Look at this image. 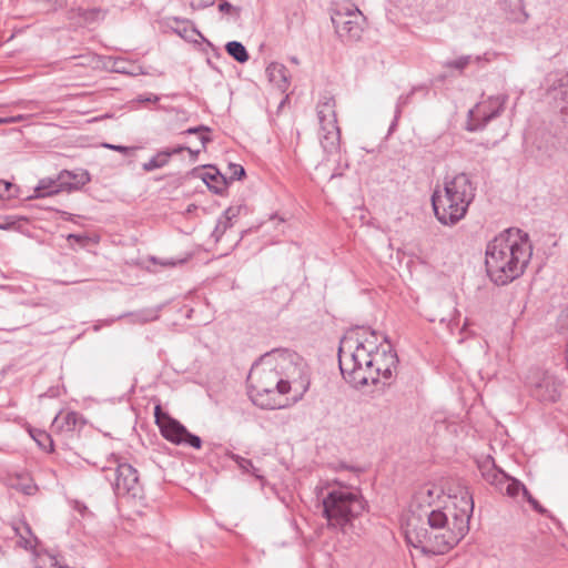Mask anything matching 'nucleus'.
Masks as SVG:
<instances>
[{"mask_svg": "<svg viewBox=\"0 0 568 568\" xmlns=\"http://www.w3.org/2000/svg\"><path fill=\"white\" fill-rule=\"evenodd\" d=\"M248 396L262 409L297 403L310 388L307 365L296 352L276 348L262 355L248 374Z\"/></svg>", "mask_w": 568, "mask_h": 568, "instance_id": "nucleus-1", "label": "nucleus"}, {"mask_svg": "<svg viewBox=\"0 0 568 568\" xmlns=\"http://www.w3.org/2000/svg\"><path fill=\"white\" fill-rule=\"evenodd\" d=\"M531 256L528 234L519 229H508L486 245L487 275L494 284L507 285L524 274Z\"/></svg>", "mask_w": 568, "mask_h": 568, "instance_id": "nucleus-2", "label": "nucleus"}, {"mask_svg": "<svg viewBox=\"0 0 568 568\" xmlns=\"http://www.w3.org/2000/svg\"><path fill=\"white\" fill-rule=\"evenodd\" d=\"M476 195V186L470 176L460 172L453 178H445L444 189L435 190L432 205L437 221L446 226H454L463 220Z\"/></svg>", "mask_w": 568, "mask_h": 568, "instance_id": "nucleus-3", "label": "nucleus"}, {"mask_svg": "<svg viewBox=\"0 0 568 568\" xmlns=\"http://www.w3.org/2000/svg\"><path fill=\"white\" fill-rule=\"evenodd\" d=\"M473 511V495L465 489L462 491L458 510L447 513L448 524H444L443 528H436L434 556L447 554L466 536Z\"/></svg>", "mask_w": 568, "mask_h": 568, "instance_id": "nucleus-4", "label": "nucleus"}, {"mask_svg": "<svg viewBox=\"0 0 568 568\" xmlns=\"http://www.w3.org/2000/svg\"><path fill=\"white\" fill-rule=\"evenodd\" d=\"M367 344H375L368 338L356 341L355 349L348 355L345 354L343 346L338 349V364L344 379L354 387L377 384V373L374 371L372 348Z\"/></svg>", "mask_w": 568, "mask_h": 568, "instance_id": "nucleus-5", "label": "nucleus"}, {"mask_svg": "<svg viewBox=\"0 0 568 568\" xmlns=\"http://www.w3.org/2000/svg\"><path fill=\"white\" fill-rule=\"evenodd\" d=\"M365 510V500L358 491L331 490L323 498V516L328 526L344 529Z\"/></svg>", "mask_w": 568, "mask_h": 568, "instance_id": "nucleus-6", "label": "nucleus"}, {"mask_svg": "<svg viewBox=\"0 0 568 568\" xmlns=\"http://www.w3.org/2000/svg\"><path fill=\"white\" fill-rule=\"evenodd\" d=\"M108 463L109 466H103L101 470L111 483L114 494L118 497L142 498L143 487L138 470L114 454L110 456Z\"/></svg>", "mask_w": 568, "mask_h": 568, "instance_id": "nucleus-7", "label": "nucleus"}, {"mask_svg": "<svg viewBox=\"0 0 568 568\" xmlns=\"http://www.w3.org/2000/svg\"><path fill=\"white\" fill-rule=\"evenodd\" d=\"M559 150V139L546 129H538L525 138L526 158L540 166H552L557 161Z\"/></svg>", "mask_w": 568, "mask_h": 568, "instance_id": "nucleus-8", "label": "nucleus"}, {"mask_svg": "<svg viewBox=\"0 0 568 568\" xmlns=\"http://www.w3.org/2000/svg\"><path fill=\"white\" fill-rule=\"evenodd\" d=\"M427 515L426 527H409L406 530L405 537L408 545L419 549L426 556L433 555V547H435L434 535L436 528H443L444 524H448V514L442 509H433Z\"/></svg>", "mask_w": 568, "mask_h": 568, "instance_id": "nucleus-9", "label": "nucleus"}, {"mask_svg": "<svg viewBox=\"0 0 568 568\" xmlns=\"http://www.w3.org/2000/svg\"><path fill=\"white\" fill-rule=\"evenodd\" d=\"M507 100L508 95L498 94L490 97L487 101L477 103L468 111L466 130L469 132L483 130L493 119L501 114Z\"/></svg>", "mask_w": 568, "mask_h": 568, "instance_id": "nucleus-10", "label": "nucleus"}, {"mask_svg": "<svg viewBox=\"0 0 568 568\" xmlns=\"http://www.w3.org/2000/svg\"><path fill=\"white\" fill-rule=\"evenodd\" d=\"M525 383L530 395L539 402L554 403L560 397V382L539 368L530 369Z\"/></svg>", "mask_w": 568, "mask_h": 568, "instance_id": "nucleus-11", "label": "nucleus"}, {"mask_svg": "<svg viewBox=\"0 0 568 568\" xmlns=\"http://www.w3.org/2000/svg\"><path fill=\"white\" fill-rule=\"evenodd\" d=\"M374 371L377 373V384L382 383L384 386L393 384L398 365V357L390 346L387 348L375 347L372 348Z\"/></svg>", "mask_w": 568, "mask_h": 568, "instance_id": "nucleus-12", "label": "nucleus"}, {"mask_svg": "<svg viewBox=\"0 0 568 568\" xmlns=\"http://www.w3.org/2000/svg\"><path fill=\"white\" fill-rule=\"evenodd\" d=\"M357 12H359L357 10ZM361 13L336 12L332 16V23L336 33L346 40H358L362 36L363 28L359 22Z\"/></svg>", "mask_w": 568, "mask_h": 568, "instance_id": "nucleus-13", "label": "nucleus"}, {"mask_svg": "<svg viewBox=\"0 0 568 568\" xmlns=\"http://www.w3.org/2000/svg\"><path fill=\"white\" fill-rule=\"evenodd\" d=\"M165 429L169 433L166 439L173 444H185L195 449H200L202 446V439L197 435L190 433L178 419H169Z\"/></svg>", "mask_w": 568, "mask_h": 568, "instance_id": "nucleus-14", "label": "nucleus"}, {"mask_svg": "<svg viewBox=\"0 0 568 568\" xmlns=\"http://www.w3.org/2000/svg\"><path fill=\"white\" fill-rule=\"evenodd\" d=\"M90 180V174L87 170H63L58 175V186H62L63 191L71 192L80 190L82 186L89 183Z\"/></svg>", "mask_w": 568, "mask_h": 568, "instance_id": "nucleus-15", "label": "nucleus"}, {"mask_svg": "<svg viewBox=\"0 0 568 568\" xmlns=\"http://www.w3.org/2000/svg\"><path fill=\"white\" fill-rule=\"evenodd\" d=\"M548 95L561 113H568V74L559 78L548 90Z\"/></svg>", "mask_w": 568, "mask_h": 568, "instance_id": "nucleus-16", "label": "nucleus"}, {"mask_svg": "<svg viewBox=\"0 0 568 568\" xmlns=\"http://www.w3.org/2000/svg\"><path fill=\"white\" fill-rule=\"evenodd\" d=\"M108 10L102 9L100 7L94 8H82V7H72L69 10V19L75 20L79 19L80 23L83 26L93 24L100 21H103L106 17Z\"/></svg>", "mask_w": 568, "mask_h": 568, "instance_id": "nucleus-17", "label": "nucleus"}, {"mask_svg": "<svg viewBox=\"0 0 568 568\" xmlns=\"http://www.w3.org/2000/svg\"><path fill=\"white\" fill-rule=\"evenodd\" d=\"M320 142L326 153H337L341 148V131L338 125L329 124L320 126Z\"/></svg>", "mask_w": 568, "mask_h": 568, "instance_id": "nucleus-18", "label": "nucleus"}, {"mask_svg": "<svg viewBox=\"0 0 568 568\" xmlns=\"http://www.w3.org/2000/svg\"><path fill=\"white\" fill-rule=\"evenodd\" d=\"M479 470L481 473L483 478L488 484L495 486L498 490L503 491V483H505V479L508 475L495 465L493 458L487 457L485 460H483L479 464Z\"/></svg>", "mask_w": 568, "mask_h": 568, "instance_id": "nucleus-19", "label": "nucleus"}, {"mask_svg": "<svg viewBox=\"0 0 568 568\" xmlns=\"http://www.w3.org/2000/svg\"><path fill=\"white\" fill-rule=\"evenodd\" d=\"M335 108L336 103L334 97L329 94L321 97L316 108L320 126L337 124Z\"/></svg>", "mask_w": 568, "mask_h": 568, "instance_id": "nucleus-20", "label": "nucleus"}, {"mask_svg": "<svg viewBox=\"0 0 568 568\" xmlns=\"http://www.w3.org/2000/svg\"><path fill=\"white\" fill-rule=\"evenodd\" d=\"M486 62H489L487 53L478 55L466 54L453 60L445 61L443 67L447 69H454L459 73H463L464 70L471 64H476L478 68H483Z\"/></svg>", "mask_w": 568, "mask_h": 568, "instance_id": "nucleus-21", "label": "nucleus"}, {"mask_svg": "<svg viewBox=\"0 0 568 568\" xmlns=\"http://www.w3.org/2000/svg\"><path fill=\"white\" fill-rule=\"evenodd\" d=\"M417 92H423L424 98H426L429 92V88L426 84L415 85L408 93L398 97L395 105L394 120L389 125V132H393L395 130V128L397 126V122L402 115L403 109L410 103L413 95Z\"/></svg>", "mask_w": 568, "mask_h": 568, "instance_id": "nucleus-22", "label": "nucleus"}, {"mask_svg": "<svg viewBox=\"0 0 568 568\" xmlns=\"http://www.w3.org/2000/svg\"><path fill=\"white\" fill-rule=\"evenodd\" d=\"M186 149L185 145H178L172 149H164L159 151L155 155H153L148 162L143 163L142 168L145 172H151L156 169H161L165 166L170 158L174 154H179Z\"/></svg>", "mask_w": 568, "mask_h": 568, "instance_id": "nucleus-23", "label": "nucleus"}, {"mask_svg": "<svg viewBox=\"0 0 568 568\" xmlns=\"http://www.w3.org/2000/svg\"><path fill=\"white\" fill-rule=\"evenodd\" d=\"M270 82L274 83L278 90L285 92L290 85V74L286 67L282 63L272 62L266 68Z\"/></svg>", "mask_w": 568, "mask_h": 568, "instance_id": "nucleus-24", "label": "nucleus"}, {"mask_svg": "<svg viewBox=\"0 0 568 568\" xmlns=\"http://www.w3.org/2000/svg\"><path fill=\"white\" fill-rule=\"evenodd\" d=\"M439 497V489L435 486L424 485L419 487L413 496V505L417 508L430 507L436 498Z\"/></svg>", "mask_w": 568, "mask_h": 568, "instance_id": "nucleus-25", "label": "nucleus"}, {"mask_svg": "<svg viewBox=\"0 0 568 568\" xmlns=\"http://www.w3.org/2000/svg\"><path fill=\"white\" fill-rule=\"evenodd\" d=\"M16 536L19 537L18 546L26 550H32L37 545V537L32 534L30 526L24 523H18L12 525Z\"/></svg>", "mask_w": 568, "mask_h": 568, "instance_id": "nucleus-26", "label": "nucleus"}, {"mask_svg": "<svg viewBox=\"0 0 568 568\" xmlns=\"http://www.w3.org/2000/svg\"><path fill=\"white\" fill-rule=\"evenodd\" d=\"M81 420V416L75 412H68L65 415H58L52 424V427L60 429L61 432H73Z\"/></svg>", "mask_w": 568, "mask_h": 568, "instance_id": "nucleus-27", "label": "nucleus"}, {"mask_svg": "<svg viewBox=\"0 0 568 568\" xmlns=\"http://www.w3.org/2000/svg\"><path fill=\"white\" fill-rule=\"evenodd\" d=\"M62 190V186H58V178L53 179H42L39 181V184L34 187L33 195L31 197H44L50 196L55 193H59Z\"/></svg>", "mask_w": 568, "mask_h": 568, "instance_id": "nucleus-28", "label": "nucleus"}, {"mask_svg": "<svg viewBox=\"0 0 568 568\" xmlns=\"http://www.w3.org/2000/svg\"><path fill=\"white\" fill-rule=\"evenodd\" d=\"M225 51L239 63H245L248 61L250 55L243 43L239 41H230L225 44Z\"/></svg>", "mask_w": 568, "mask_h": 568, "instance_id": "nucleus-29", "label": "nucleus"}, {"mask_svg": "<svg viewBox=\"0 0 568 568\" xmlns=\"http://www.w3.org/2000/svg\"><path fill=\"white\" fill-rule=\"evenodd\" d=\"M202 180L210 190L217 194L222 193L226 185V176H224L217 171L215 173H205L202 176Z\"/></svg>", "mask_w": 568, "mask_h": 568, "instance_id": "nucleus-30", "label": "nucleus"}, {"mask_svg": "<svg viewBox=\"0 0 568 568\" xmlns=\"http://www.w3.org/2000/svg\"><path fill=\"white\" fill-rule=\"evenodd\" d=\"M503 493L511 498H516L520 494H528V489L520 480L507 476L505 483H503Z\"/></svg>", "mask_w": 568, "mask_h": 568, "instance_id": "nucleus-31", "label": "nucleus"}, {"mask_svg": "<svg viewBox=\"0 0 568 568\" xmlns=\"http://www.w3.org/2000/svg\"><path fill=\"white\" fill-rule=\"evenodd\" d=\"M230 458L236 463V465L244 471L250 473L256 478L261 479L262 475L258 474V469L253 465L251 459L244 458L236 454H231Z\"/></svg>", "mask_w": 568, "mask_h": 568, "instance_id": "nucleus-32", "label": "nucleus"}, {"mask_svg": "<svg viewBox=\"0 0 568 568\" xmlns=\"http://www.w3.org/2000/svg\"><path fill=\"white\" fill-rule=\"evenodd\" d=\"M154 418H155L156 425L160 428L162 436L166 439V437L169 436V433L166 432L165 426L168 425L169 419H174V418L171 417L166 412H164L160 404H158L154 407Z\"/></svg>", "mask_w": 568, "mask_h": 568, "instance_id": "nucleus-33", "label": "nucleus"}, {"mask_svg": "<svg viewBox=\"0 0 568 568\" xmlns=\"http://www.w3.org/2000/svg\"><path fill=\"white\" fill-rule=\"evenodd\" d=\"M159 311L160 308H146L139 311L136 313H132L131 316L134 317V323H148L154 320H158L159 317Z\"/></svg>", "mask_w": 568, "mask_h": 568, "instance_id": "nucleus-34", "label": "nucleus"}, {"mask_svg": "<svg viewBox=\"0 0 568 568\" xmlns=\"http://www.w3.org/2000/svg\"><path fill=\"white\" fill-rule=\"evenodd\" d=\"M233 225L231 221H229L225 216H221L217 220V223L215 225L214 231L212 232V236L215 239V241H220V239L224 235L227 229H230Z\"/></svg>", "mask_w": 568, "mask_h": 568, "instance_id": "nucleus-35", "label": "nucleus"}, {"mask_svg": "<svg viewBox=\"0 0 568 568\" xmlns=\"http://www.w3.org/2000/svg\"><path fill=\"white\" fill-rule=\"evenodd\" d=\"M38 565L39 568H65L55 556L48 552L39 557Z\"/></svg>", "mask_w": 568, "mask_h": 568, "instance_id": "nucleus-36", "label": "nucleus"}, {"mask_svg": "<svg viewBox=\"0 0 568 568\" xmlns=\"http://www.w3.org/2000/svg\"><path fill=\"white\" fill-rule=\"evenodd\" d=\"M210 129L205 125H197L190 128L182 132V134H200V141L202 143V148L204 149L206 143L211 142V138L209 135L203 134V132H209Z\"/></svg>", "mask_w": 568, "mask_h": 568, "instance_id": "nucleus-37", "label": "nucleus"}, {"mask_svg": "<svg viewBox=\"0 0 568 568\" xmlns=\"http://www.w3.org/2000/svg\"><path fill=\"white\" fill-rule=\"evenodd\" d=\"M245 176V170L241 164L230 163L227 166V178L230 181L241 180Z\"/></svg>", "mask_w": 568, "mask_h": 568, "instance_id": "nucleus-38", "label": "nucleus"}, {"mask_svg": "<svg viewBox=\"0 0 568 568\" xmlns=\"http://www.w3.org/2000/svg\"><path fill=\"white\" fill-rule=\"evenodd\" d=\"M32 437L38 443V445L43 449H53V442L48 433L39 430L37 436L32 434Z\"/></svg>", "mask_w": 568, "mask_h": 568, "instance_id": "nucleus-39", "label": "nucleus"}, {"mask_svg": "<svg viewBox=\"0 0 568 568\" xmlns=\"http://www.w3.org/2000/svg\"><path fill=\"white\" fill-rule=\"evenodd\" d=\"M332 469L335 470V471H351L355 476H358L363 471L362 467L354 466V465H348L345 462H338V463L333 464L332 465Z\"/></svg>", "mask_w": 568, "mask_h": 568, "instance_id": "nucleus-40", "label": "nucleus"}, {"mask_svg": "<svg viewBox=\"0 0 568 568\" xmlns=\"http://www.w3.org/2000/svg\"><path fill=\"white\" fill-rule=\"evenodd\" d=\"M219 11L222 13H226L233 16L235 18H240L241 9L231 4L229 1H222L219 4Z\"/></svg>", "mask_w": 568, "mask_h": 568, "instance_id": "nucleus-41", "label": "nucleus"}, {"mask_svg": "<svg viewBox=\"0 0 568 568\" xmlns=\"http://www.w3.org/2000/svg\"><path fill=\"white\" fill-rule=\"evenodd\" d=\"M523 497L527 500V503L532 507L535 511L542 516H548V510L545 507H542L529 491L528 494H523Z\"/></svg>", "mask_w": 568, "mask_h": 568, "instance_id": "nucleus-42", "label": "nucleus"}, {"mask_svg": "<svg viewBox=\"0 0 568 568\" xmlns=\"http://www.w3.org/2000/svg\"><path fill=\"white\" fill-rule=\"evenodd\" d=\"M242 211H246L245 205H232L224 211L223 216L233 223V220L241 215Z\"/></svg>", "mask_w": 568, "mask_h": 568, "instance_id": "nucleus-43", "label": "nucleus"}, {"mask_svg": "<svg viewBox=\"0 0 568 568\" xmlns=\"http://www.w3.org/2000/svg\"><path fill=\"white\" fill-rule=\"evenodd\" d=\"M14 489L23 493L24 495H33L37 490V486L32 483V480H28L27 483H17L11 485Z\"/></svg>", "mask_w": 568, "mask_h": 568, "instance_id": "nucleus-44", "label": "nucleus"}, {"mask_svg": "<svg viewBox=\"0 0 568 568\" xmlns=\"http://www.w3.org/2000/svg\"><path fill=\"white\" fill-rule=\"evenodd\" d=\"M124 64H125V60L123 58H114V59H112L111 68L114 72H118V73H124V74L132 73L130 70H128L125 68Z\"/></svg>", "mask_w": 568, "mask_h": 568, "instance_id": "nucleus-45", "label": "nucleus"}, {"mask_svg": "<svg viewBox=\"0 0 568 568\" xmlns=\"http://www.w3.org/2000/svg\"><path fill=\"white\" fill-rule=\"evenodd\" d=\"M14 187L16 186L12 183L0 180V199L13 196L11 190Z\"/></svg>", "mask_w": 568, "mask_h": 568, "instance_id": "nucleus-46", "label": "nucleus"}, {"mask_svg": "<svg viewBox=\"0 0 568 568\" xmlns=\"http://www.w3.org/2000/svg\"><path fill=\"white\" fill-rule=\"evenodd\" d=\"M216 0H191L190 6L194 10H203L215 3Z\"/></svg>", "mask_w": 568, "mask_h": 568, "instance_id": "nucleus-47", "label": "nucleus"}, {"mask_svg": "<svg viewBox=\"0 0 568 568\" xmlns=\"http://www.w3.org/2000/svg\"><path fill=\"white\" fill-rule=\"evenodd\" d=\"M17 223L14 216H0V230H11Z\"/></svg>", "mask_w": 568, "mask_h": 568, "instance_id": "nucleus-48", "label": "nucleus"}, {"mask_svg": "<svg viewBox=\"0 0 568 568\" xmlns=\"http://www.w3.org/2000/svg\"><path fill=\"white\" fill-rule=\"evenodd\" d=\"M103 146L106 149L113 150V151H118L123 154H129L131 151L134 150L133 148H130V146L115 145V144H110V143H104Z\"/></svg>", "mask_w": 568, "mask_h": 568, "instance_id": "nucleus-49", "label": "nucleus"}, {"mask_svg": "<svg viewBox=\"0 0 568 568\" xmlns=\"http://www.w3.org/2000/svg\"><path fill=\"white\" fill-rule=\"evenodd\" d=\"M24 119L23 115L19 114V115H16V116H6V118H0V124H10V123H17V122H20Z\"/></svg>", "mask_w": 568, "mask_h": 568, "instance_id": "nucleus-50", "label": "nucleus"}, {"mask_svg": "<svg viewBox=\"0 0 568 568\" xmlns=\"http://www.w3.org/2000/svg\"><path fill=\"white\" fill-rule=\"evenodd\" d=\"M185 260H174V258H165L161 260L160 264L163 266H175L178 264H183Z\"/></svg>", "mask_w": 568, "mask_h": 568, "instance_id": "nucleus-51", "label": "nucleus"}, {"mask_svg": "<svg viewBox=\"0 0 568 568\" xmlns=\"http://www.w3.org/2000/svg\"><path fill=\"white\" fill-rule=\"evenodd\" d=\"M159 100H160V98L158 95H155V94H152V93H150L148 95H140L139 97V101L140 102H154L155 103Z\"/></svg>", "mask_w": 568, "mask_h": 568, "instance_id": "nucleus-52", "label": "nucleus"}, {"mask_svg": "<svg viewBox=\"0 0 568 568\" xmlns=\"http://www.w3.org/2000/svg\"><path fill=\"white\" fill-rule=\"evenodd\" d=\"M85 240H87V237L83 235H80V234H69L68 235V241H75L80 244H82Z\"/></svg>", "mask_w": 568, "mask_h": 568, "instance_id": "nucleus-53", "label": "nucleus"}, {"mask_svg": "<svg viewBox=\"0 0 568 568\" xmlns=\"http://www.w3.org/2000/svg\"><path fill=\"white\" fill-rule=\"evenodd\" d=\"M184 151H187L190 153V155L192 156V160L195 161L197 159V155L201 152V149L193 150V149L186 146V149H184Z\"/></svg>", "mask_w": 568, "mask_h": 568, "instance_id": "nucleus-54", "label": "nucleus"}, {"mask_svg": "<svg viewBox=\"0 0 568 568\" xmlns=\"http://www.w3.org/2000/svg\"><path fill=\"white\" fill-rule=\"evenodd\" d=\"M291 61L295 64H298V59L296 57H292L291 58Z\"/></svg>", "mask_w": 568, "mask_h": 568, "instance_id": "nucleus-55", "label": "nucleus"}, {"mask_svg": "<svg viewBox=\"0 0 568 568\" xmlns=\"http://www.w3.org/2000/svg\"><path fill=\"white\" fill-rule=\"evenodd\" d=\"M369 335H371V337L376 338V333H375V331H369Z\"/></svg>", "mask_w": 568, "mask_h": 568, "instance_id": "nucleus-56", "label": "nucleus"}, {"mask_svg": "<svg viewBox=\"0 0 568 568\" xmlns=\"http://www.w3.org/2000/svg\"><path fill=\"white\" fill-rule=\"evenodd\" d=\"M246 233H247V230H244V231L242 232L241 240L243 239L244 234H246Z\"/></svg>", "mask_w": 568, "mask_h": 568, "instance_id": "nucleus-57", "label": "nucleus"}, {"mask_svg": "<svg viewBox=\"0 0 568 568\" xmlns=\"http://www.w3.org/2000/svg\"><path fill=\"white\" fill-rule=\"evenodd\" d=\"M280 224H283L284 220L283 219H280L277 220Z\"/></svg>", "mask_w": 568, "mask_h": 568, "instance_id": "nucleus-58", "label": "nucleus"}]
</instances>
